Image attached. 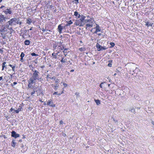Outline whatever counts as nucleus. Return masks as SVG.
Returning a JSON list of instances; mask_svg holds the SVG:
<instances>
[{"mask_svg": "<svg viewBox=\"0 0 154 154\" xmlns=\"http://www.w3.org/2000/svg\"><path fill=\"white\" fill-rule=\"evenodd\" d=\"M47 105L52 107L55 106V105L53 104V102L52 100H48L47 103Z\"/></svg>", "mask_w": 154, "mask_h": 154, "instance_id": "nucleus-7", "label": "nucleus"}, {"mask_svg": "<svg viewBox=\"0 0 154 154\" xmlns=\"http://www.w3.org/2000/svg\"><path fill=\"white\" fill-rule=\"evenodd\" d=\"M80 17H81V18L80 19H79V20H80V21L82 22L85 20V17L84 15H82Z\"/></svg>", "mask_w": 154, "mask_h": 154, "instance_id": "nucleus-18", "label": "nucleus"}, {"mask_svg": "<svg viewBox=\"0 0 154 154\" xmlns=\"http://www.w3.org/2000/svg\"><path fill=\"white\" fill-rule=\"evenodd\" d=\"M25 35H22V38H24V39H25Z\"/></svg>", "mask_w": 154, "mask_h": 154, "instance_id": "nucleus-60", "label": "nucleus"}, {"mask_svg": "<svg viewBox=\"0 0 154 154\" xmlns=\"http://www.w3.org/2000/svg\"><path fill=\"white\" fill-rule=\"evenodd\" d=\"M5 19L4 15L0 13V22H3V20H5Z\"/></svg>", "mask_w": 154, "mask_h": 154, "instance_id": "nucleus-12", "label": "nucleus"}, {"mask_svg": "<svg viewBox=\"0 0 154 154\" xmlns=\"http://www.w3.org/2000/svg\"><path fill=\"white\" fill-rule=\"evenodd\" d=\"M96 47L97 49V50L99 51L103 50H104L106 49V48H105L104 47H102L98 43H97L96 45Z\"/></svg>", "mask_w": 154, "mask_h": 154, "instance_id": "nucleus-4", "label": "nucleus"}, {"mask_svg": "<svg viewBox=\"0 0 154 154\" xmlns=\"http://www.w3.org/2000/svg\"><path fill=\"white\" fill-rule=\"evenodd\" d=\"M25 56V54L23 52H22L20 55V57H23Z\"/></svg>", "mask_w": 154, "mask_h": 154, "instance_id": "nucleus-40", "label": "nucleus"}, {"mask_svg": "<svg viewBox=\"0 0 154 154\" xmlns=\"http://www.w3.org/2000/svg\"><path fill=\"white\" fill-rule=\"evenodd\" d=\"M81 22H82L81 21L79 20H79H77L75 23V24L76 26H79V24L80 23H81Z\"/></svg>", "mask_w": 154, "mask_h": 154, "instance_id": "nucleus-17", "label": "nucleus"}, {"mask_svg": "<svg viewBox=\"0 0 154 154\" xmlns=\"http://www.w3.org/2000/svg\"><path fill=\"white\" fill-rule=\"evenodd\" d=\"M63 29V26H61V24H59L57 28L58 31L60 34L62 32V31Z\"/></svg>", "mask_w": 154, "mask_h": 154, "instance_id": "nucleus-10", "label": "nucleus"}, {"mask_svg": "<svg viewBox=\"0 0 154 154\" xmlns=\"http://www.w3.org/2000/svg\"><path fill=\"white\" fill-rule=\"evenodd\" d=\"M32 22V20L29 18H28L26 20V23L28 24L29 25L31 24V23Z\"/></svg>", "mask_w": 154, "mask_h": 154, "instance_id": "nucleus-15", "label": "nucleus"}, {"mask_svg": "<svg viewBox=\"0 0 154 154\" xmlns=\"http://www.w3.org/2000/svg\"><path fill=\"white\" fill-rule=\"evenodd\" d=\"M28 88L33 89L34 87L32 86V85L33 84H35L36 83L35 81H33V80L30 79L28 82Z\"/></svg>", "mask_w": 154, "mask_h": 154, "instance_id": "nucleus-3", "label": "nucleus"}, {"mask_svg": "<svg viewBox=\"0 0 154 154\" xmlns=\"http://www.w3.org/2000/svg\"><path fill=\"white\" fill-rule=\"evenodd\" d=\"M57 47V46L56 45H54L53 46V48H54V49H55L56 48V47Z\"/></svg>", "mask_w": 154, "mask_h": 154, "instance_id": "nucleus-59", "label": "nucleus"}, {"mask_svg": "<svg viewBox=\"0 0 154 154\" xmlns=\"http://www.w3.org/2000/svg\"><path fill=\"white\" fill-rule=\"evenodd\" d=\"M96 29L95 31L94 32V33H97L98 32H100L101 29H100L99 25L98 24H96V26L95 28Z\"/></svg>", "mask_w": 154, "mask_h": 154, "instance_id": "nucleus-11", "label": "nucleus"}, {"mask_svg": "<svg viewBox=\"0 0 154 154\" xmlns=\"http://www.w3.org/2000/svg\"><path fill=\"white\" fill-rule=\"evenodd\" d=\"M67 50H68V49H67V48H65L64 49V51H63V53H64V56H65V57H66V56H67V54H65V53H67V52H67Z\"/></svg>", "mask_w": 154, "mask_h": 154, "instance_id": "nucleus-30", "label": "nucleus"}, {"mask_svg": "<svg viewBox=\"0 0 154 154\" xmlns=\"http://www.w3.org/2000/svg\"><path fill=\"white\" fill-rule=\"evenodd\" d=\"M14 20V25H15L16 24H18V23L20 21V19L19 18H13Z\"/></svg>", "mask_w": 154, "mask_h": 154, "instance_id": "nucleus-8", "label": "nucleus"}, {"mask_svg": "<svg viewBox=\"0 0 154 154\" xmlns=\"http://www.w3.org/2000/svg\"><path fill=\"white\" fill-rule=\"evenodd\" d=\"M79 93L78 92H76L75 93V94L76 95V96L77 97H78L79 96Z\"/></svg>", "mask_w": 154, "mask_h": 154, "instance_id": "nucleus-43", "label": "nucleus"}, {"mask_svg": "<svg viewBox=\"0 0 154 154\" xmlns=\"http://www.w3.org/2000/svg\"><path fill=\"white\" fill-rule=\"evenodd\" d=\"M136 66L137 65L136 64L133 63H128L126 65V66L128 68V69L130 70L129 71L130 73L132 75H133V73H132L131 70L132 71L136 67Z\"/></svg>", "mask_w": 154, "mask_h": 154, "instance_id": "nucleus-2", "label": "nucleus"}, {"mask_svg": "<svg viewBox=\"0 0 154 154\" xmlns=\"http://www.w3.org/2000/svg\"><path fill=\"white\" fill-rule=\"evenodd\" d=\"M7 8V7H5V6H3V5H2V6L0 7V8Z\"/></svg>", "mask_w": 154, "mask_h": 154, "instance_id": "nucleus-55", "label": "nucleus"}, {"mask_svg": "<svg viewBox=\"0 0 154 154\" xmlns=\"http://www.w3.org/2000/svg\"><path fill=\"white\" fill-rule=\"evenodd\" d=\"M58 54V53L55 54L54 53H53L52 54V56L53 57V58L55 59H56L57 58V55Z\"/></svg>", "mask_w": 154, "mask_h": 154, "instance_id": "nucleus-26", "label": "nucleus"}, {"mask_svg": "<svg viewBox=\"0 0 154 154\" xmlns=\"http://www.w3.org/2000/svg\"><path fill=\"white\" fill-rule=\"evenodd\" d=\"M67 59L66 58H64V57H62L61 58V60H60V61L62 63H65Z\"/></svg>", "mask_w": 154, "mask_h": 154, "instance_id": "nucleus-16", "label": "nucleus"}, {"mask_svg": "<svg viewBox=\"0 0 154 154\" xmlns=\"http://www.w3.org/2000/svg\"><path fill=\"white\" fill-rule=\"evenodd\" d=\"M110 45H111V46L110 47V48H113L114 47V46L115 45V44L113 42H110L109 43Z\"/></svg>", "mask_w": 154, "mask_h": 154, "instance_id": "nucleus-35", "label": "nucleus"}, {"mask_svg": "<svg viewBox=\"0 0 154 154\" xmlns=\"http://www.w3.org/2000/svg\"><path fill=\"white\" fill-rule=\"evenodd\" d=\"M61 46H62V47L61 48L60 47L59 48L60 50H62L63 49L64 50V49L65 48V45L64 44H63V45H61Z\"/></svg>", "mask_w": 154, "mask_h": 154, "instance_id": "nucleus-32", "label": "nucleus"}, {"mask_svg": "<svg viewBox=\"0 0 154 154\" xmlns=\"http://www.w3.org/2000/svg\"><path fill=\"white\" fill-rule=\"evenodd\" d=\"M53 95H57L58 96L60 95H61V94L60 93L58 94L57 92H54L53 93Z\"/></svg>", "mask_w": 154, "mask_h": 154, "instance_id": "nucleus-39", "label": "nucleus"}, {"mask_svg": "<svg viewBox=\"0 0 154 154\" xmlns=\"http://www.w3.org/2000/svg\"><path fill=\"white\" fill-rule=\"evenodd\" d=\"M58 86H54V88L55 91H56L57 90V87H58Z\"/></svg>", "mask_w": 154, "mask_h": 154, "instance_id": "nucleus-42", "label": "nucleus"}, {"mask_svg": "<svg viewBox=\"0 0 154 154\" xmlns=\"http://www.w3.org/2000/svg\"><path fill=\"white\" fill-rule=\"evenodd\" d=\"M31 55L32 56H38V54H36L35 53H34V52H33V53H31Z\"/></svg>", "mask_w": 154, "mask_h": 154, "instance_id": "nucleus-37", "label": "nucleus"}, {"mask_svg": "<svg viewBox=\"0 0 154 154\" xmlns=\"http://www.w3.org/2000/svg\"><path fill=\"white\" fill-rule=\"evenodd\" d=\"M42 30L43 32H45L46 30V29H45L44 28H43Z\"/></svg>", "mask_w": 154, "mask_h": 154, "instance_id": "nucleus-64", "label": "nucleus"}, {"mask_svg": "<svg viewBox=\"0 0 154 154\" xmlns=\"http://www.w3.org/2000/svg\"><path fill=\"white\" fill-rule=\"evenodd\" d=\"M49 78L50 79H53L54 80H55V77H52V78H51V76L49 77Z\"/></svg>", "mask_w": 154, "mask_h": 154, "instance_id": "nucleus-49", "label": "nucleus"}, {"mask_svg": "<svg viewBox=\"0 0 154 154\" xmlns=\"http://www.w3.org/2000/svg\"><path fill=\"white\" fill-rule=\"evenodd\" d=\"M34 72L32 75V76L30 79L33 80V81H35L38 79L39 77V72L36 70L32 71Z\"/></svg>", "mask_w": 154, "mask_h": 154, "instance_id": "nucleus-1", "label": "nucleus"}, {"mask_svg": "<svg viewBox=\"0 0 154 154\" xmlns=\"http://www.w3.org/2000/svg\"><path fill=\"white\" fill-rule=\"evenodd\" d=\"M20 60L21 61V62H23L24 61L23 57H21Z\"/></svg>", "mask_w": 154, "mask_h": 154, "instance_id": "nucleus-51", "label": "nucleus"}, {"mask_svg": "<svg viewBox=\"0 0 154 154\" xmlns=\"http://www.w3.org/2000/svg\"><path fill=\"white\" fill-rule=\"evenodd\" d=\"M5 27V29L6 28H7L8 29H10V30L12 29V28L11 27H9V25H2V27Z\"/></svg>", "mask_w": 154, "mask_h": 154, "instance_id": "nucleus-23", "label": "nucleus"}, {"mask_svg": "<svg viewBox=\"0 0 154 154\" xmlns=\"http://www.w3.org/2000/svg\"><path fill=\"white\" fill-rule=\"evenodd\" d=\"M37 90H36V91L37 93V94H38L39 95L40 94L43 95V94L42 92V90L41 86L37 87Z\"/></svg>", "mask_w": 154, "mask_h": 154, "instance_id": "nucleus-5", "label": "nucleus"}, {"mask_svg": "<svg viewBox=\"0 0 154 154\" xmlns=\"http://www.w3.org/2000/svg\"><path fill=\"white\" fill-rule=\"evenodd\" d=\"M30 41H29V40H26L24 41V44L25 45H29L30 44Z\"/></svg>", "mask_w": 154, "mask_h": 154, "instance_id": "nucleus-20", "label": "nucleus"}, {"mask_svg": "<svg viewBox=\"0 0 154 154\" xmlns=\"http://www.w3.org/2000/svg\"><path fill=\"white\" fill-rule=\"evenodd\" d=\"M79 26H83V25L82 24V22H81Z\"/></svg>", "mask_w": 154, "mask_h": 154, "instance_id": "nucleus-54", "label": "nucleus"}, {"mask_svg": "<svg viewBox=\"0 0 154 154\" xmlns=\"http://www.w3.org/2000/svg\"><path fill=\"white\" fill-rule=\"evenodd\" d=\"M19 107H20L18 108L17 110H14L15 112L16 113H18L21 110L22 107L20 106Z\"/></svg>", "mask_w": 154, "mask_h": 154, "instance_id": "nucleus-24", "label": "nucleus"}, {"mask_svg": "<svg viewBox=\"0 0 154 154\" xmlns=\"http://www.w3.org/2000/svg\"><path fill=\"white\" fill-rule=\"evenodd\" d=\"M26 151V150H25L24 149H22L21 150V152L23 153L25 152Z\"/></svg>", "mask_w": 154, "mask_h": 154, "instance_id": "nucleus-52", "label": "nucleus"}, {"mask_svg": "<svg viewBox=\"0 0 154 154\" xmlns=\"http://www.w3.org/2000/svg\"><path fill=\"white\" fill-rule=\"evenodd\" d=\"M94 100L95 102H96V104L97 105H99L100 104V101L99 100H96L94 99Z\"/></svg>", "mask_w": 154, "mask_h": 154, "instance_id": "nucleus-25", "label": "nucleus"}, {"mask_svg": "<svg viewBox=\"0 0 154 154\" xmlns=\"http://www.w3.org/2000/svg\"><path fill=\"white\" fill-rule=\"evenodd\" d=\"M49 76H50V75H49V74H48V75H47V77H46V78H49V77H49Z\"/></svg>", "mask_w": 154, "mask_h": 154, "instance_id": "nucleus-62", "label": "nucleus"}, {"mask_svg": "<svg viewBox=\"0 0 154 154\" xmlns=\"http://www.w3.org/2000/svg\"><path fill=\"white\" fill-rule=\"evenodd\" d=\"M23 31H24V33H23V35H25V36L27 35L26 33H27V30L26 29H25L24 30H23Z\"/></svg>", "mask_w": 154, "mask_h": 154, "instance_id": "nucleus-36", "label": "nucleus"}, {"mask_svg": "<svg viewBox=\"0 0 154 154\" xmlns=\"http://www.w3.org/2000/svg\"><path fill=\"white\" fill-rule=\"evenodd\" d=\"M22 23V22L21 21H19V22L18 23V24H19V25L20 26H20Z\"/></svg>", "mask_w": 154, "mask_h": 154, "instance_id": "nucleus-53", "label": "nucleus"}, {"mask_svg": "<svg viewBox=\"0 0 154 154\" xmlns=\"http://www.w3.org/2000/svg\"><path fill=\"white\" fill-rule=\"evenodd\" d=\"M17 84V82H14L13 83V84H11V86H13L14 85Z\"/></svg>", "mask_w": 154, "mask_h": 154, "instance_id": "nucleus-44", "label": "nucleus"}, {"mask_svg": "<svg viewBox=\"0 0 154 154\" xmlns=\"http://www.w3.org/2000/svg\"><path fill=\"white\" fill-rule=\"evenodd\" d=\"M59 44V45H58V47H60V45H62L61 43H60Z\"/></svg>", "mask_w": 154, "mask_h": 154, "instance_id": "nucleus-63", "label": "nucleus"}, {"mask_svg": "<svg viewBox=\"0 0 154 154\" xmlns=\"http://www.w3.org/2000/svg\"><path fill=\"white\" fill-rule=\"evenodd\" d=\"M153 24L152 23H149V22H147L146 23V24H145V25L146 26H147L148 27L149 26H152Z\"/></svg>", "mask_w": 154, "mask_h": 154, "instance_id": "nucleus-19", "label": "nucleus"}, {"mask_svg": "<svg viewBox=\"0 0 154 154\" xmlns=\"http://www.w3.org/2000/svg\"><path fill=\"white\" fill-rule=\"evenodd\" d=\"M33 91L31 92V95H33L35 93V92H36V91L35 89V88L34 87L33 88Z\"/></svg>", "mask_w": 154, "mask_h": 154, "instance_id": "nucleus-34", "label": "nucleus"}, {"mask_svg": "<svg viewBox=\"0 0 154 154\" xmlns=\"http://www.w3.org/2000/svg\"><path fill=\"white\" fill-rule=\"evenodd\" d=\"M14 20L13 19V18L11 19L8 22V23L9 25H11L12 24L14 23Z\"/></svg>", "mask_w": 154, "mask_h": 154, "instance_id": "nucleus-22", "label": "nucleus"}, {"mask_svg": "<svg viewBox=\"0 0 154 154\" xmlns=\"http://www.w3.org/2000/svg\"><path fill=\"white\" fill-rule=\"evenodd\" d=\"M104 83V82L101 83L100 85V87L101 88H102V85Z\"/></svg>", "mask_w": 154, "mask_h": 154, "instance_id": "nucleus-47", "label": "nucleus"}, {"mask_svg": "<svg viewBox=\"0 0 154 154\" xmlns=\"http://www.w3.org/2000/svg\"><path fill=\"white\" fill-rule=\"evenodd\" d=\"M6 8H4L2 9L3 11L4 12L6 10Z\"/></svg>", "mask_w": 154, "mask_h": 154, "instance_id": "nucleus-56", "label": "nucleus"}, {"mask_svg": "<svg viewBox=\"0 0 154 154\" xmlns=\"http://www.w3.org/2000/svg\"><path fill=\"white\" fill-rule=\"evenodd\" d=\"M15 140L14 139H13L11 143V146L12 147H14L17 144V143L15 142Z\"/></svg>", "mask_w": 154, "mask_h": 154, "instance_id": "nucleus-14", "label": "nucleus"}, {"mask_svg": "<svg viewBox=\"0 0 154 154\" xmlns=\"http://www.w3.org/2000/svg\"><path fill=\"white\" fill-rule=\"evenodd\" d=\"M6 62H4L3 63H2V70H4V68L5 67V68H7L6 67V66L5 65V64H6Z\"/></svg>", "mask_w": 154, "mask_h": 154, "instance_id": "nucleus-31", "label": "nucleus"}, {"mask_svg": "<svg viewBox=\"0 0 154 154\" xmlns=\"http://www.w3.org/2000/svg\"><path fill=\"white\" fill-rule=\"evenodd\" d=\"M112 119L113 121L115 122V123H117L118 121L116 119L112 117Z\"/></svg>", "mask_w": 154, "mask_h": 154, "instance_id": "nucleus-41", "label": "nucleus"}, {"mask_svg": "<svg viewBox=\"0 0 154 154\" xmlns=\"http://www.w3.org/2000/svg\"><path fill=\"white\" fill-rule=\"evenodd\" d=\"M0 51L1 53H2L3 52V51L2 49H0Z\"/></svg>", "mask_w": 154, "mask_h": 154, "instance_id": "nucleus-61", "label": "nucleus"}, {"mask_svg": "<svg viewBox=\"0 0 154 154\" xmlns=\"http://www.w3.org/2000/svg\"><path fill=\"white\" fill-rule=\"evenodd\" d=\"M14 109H13L12 108H11V109H10V110L11 112L13 110H14Z\"/></svg>", "mask_w": 154, "mask_h": 154, "instance_id": "nucleus-58", "label": "nucleus"}, {"mask_svg": "<svg viewBox=\"0 0 154 154\" xmlns=\"http://www.w3.org/2000/svg\"><path fill=\"white\" fill-rule=\"evenodd\" d=\"M75 1V3L77 5L79 3V0H74Z\"/></svg>", "mask_w": 154, "mask_h": 154, "instance_id": "nucleus-46", "label": "nucleus"}, {"mask_svg": "<svg viewBox=\"0 0 154 154\" xmlns=\"http://www.w3.org/2000/svg\"><path fill=\"white\" fill-rule=\"evenodd\" d=\"M15 67V66H13L12 67V70L13 71L15 72V69L14 68Z\"/></svg>", "mask_w": 154, "mask_h": 154, "instance_id": "nucleus-45", "label": "nucleus"}, {"mask_svg": "<svg viewBox=\"0 0 154 154\" xmlns=\"http://www.w3.org/2000/svg\"><path fill=\"white\" fill-rule=\"evenodd\" d=\"M63 122L62 120L60 121V124L62 125L63 124Z\"/></svg>", "mask_w": 154, "mask_h": 154, "instance_id": "nucleus-57", "label": "nucleus"}, {"mask_svg": "<svg viewBox=\"0 0 154 154\" xmlns=\"http://www.w3.org/2000/svg\"><path fill=\"white\" fill-rule=\"evenodd\" d=\"M85 22H90L91 21V20L89 19V20H85Z\"/></svg>", "mask_w": 154, "mask_h": 154, "instance_id": "nucleus-48", "label": "nucleus"}, {"mask_svg": "<svg viewBox=\"0 0 154 154\" xmlns=\"http://www.w3.org/2000/svg\"><path fill=\"white\" fill-rule=\"evenodd\" d=\"M108 66L109 67H111L112 66V64L109 63L108 64Z\"/></svg>", "mask_w": 154, "mask_h": 154, "instance_id": "nucleus-50", "label": "nucleus"}, {"mask_svg": "<svg viewBox=\"0 0 154 154\" xmlns=\"http://www.w3.org/2000/svg\"><path fill=\"white\" fill-rule=\"evenodd\" d=\"M73 22H72L71 20H70L69 21L67 22V24H66V26H69Z\"/></svg>", "mask_w": 154, "mask_h": 154, "instance_id": "nucleus-28", "label": "nucleus"}, {"mask_svg": "<svg viewBox=\"0 0 154 154\" xmlns=\"http://www.w3.org/2000/svg\"><path fill=\"white\" fill-rule=\"evenodd\" d=\"M11 9L6 8V10L5 11L4 13L5 14H11L12 13V11H11Z\"/></svg>", "mask_w": 154, "mask_h": 154, "instance_id": "nucleus-9", "label": "nucleus"}, {"mask_svg": "<svg viewBox=\"0 0 154 154\" xmlns=\"http://www.w3.org/2000/svg\"><path fill=\"white\" fill-rule=\"evenodd\" d=\"M3 27V28H2L0 30V31L1 32H5V31H7V30H5V27Z\"/></svg>", "mask_w": 154, "mask_h": 154, "instance_id": "nucleus-33", "label": "nucleus"}, {"mask_svg": "<svg viewBox=\"0 0 154 154\" xmlns=\"http://www.w3.org/2000/svg\"><path fill=\"white\" fill-rule=\"evenodd\" d=\"M11 136L12 137H14L15 138H16L19 137L20 135L16 133L15 131H13L11 132Z\"/></svg>", "mask_w": 154, "mask_h": 154, "instance_id": "nucleus-6", "label": "nucleus"}, {"mask_svg": "<svg viewBox=\"0 0 154 154\" xmlns=\"http://www.w3.org/2000/svg\"><path fill=\"white\" fill-rule=\"evenodd\" d=\"M74 15L75 16V18L77 19L80 18L81 16L79 14L78 12L76 11L74 12Z\"/></svg>", "mask_w": 154, "mask_h": 154, "instance_id": "nucleus-13", "label": "nucleus"}, {"mask_svg": "<svg viewBox=\"0 0 154 154\" xmlns=\"http://www.w3.org/2000/svg\"><path fill=\"white\" fill-rule=\"evenodd\" d=\"M139 70L137 68V67H136L135 68V69L132 71V73H133L134 72L135 73H137L138 72H139Z\"/></svg>", "mask_w": 154, "mask_h": 154, "instance_id": "nucleus-21", "label": "nucleus"}, {"mask_svg": "<svg viewBox=\"0 0 154 154\" xmlns=\"http://www.w3.org/2000/svg\"><path fill=\"white\" fill-rule=\"evenodd\" d=\"M37 80H38L39 82H41L43 81V79L42 77L39 78V77H38Z\"/></svg>", "mask_w": 154, "mask_h": 154, "instance_id": "nucleus-38", "label": "nucleus"}, {"mask_svg": "<svg viewBox=\"0 0 154 154\" xmlns=\"http://www.w3.org/2000/svg\"><path fill=\"white\" fill-rule=\"evenodd\" d=\"M86 27H85L86 29H88V27H92L93 24H86Z\"/></svg>", "mask_w": 154, "mask_h": 154, "instance_id": "nucleus-27", "label": "nucleus"}, {"mask_svg": "<svg viewBox=\"0 0 154 154\" xmlns=\"http://www.w3.org/2000/svg\"><path fill=\"white\" fill-rule=\"evenodd\" d=\"M129 110L130 111H131L132 112L134 113H136L135 109L133 107L130 108Z\"/></svg>", "mask_w": 154, "mask_h": 154, "instance_id": "nucleus-29", "label": "nucleus"}]
</instances>
